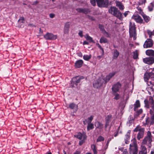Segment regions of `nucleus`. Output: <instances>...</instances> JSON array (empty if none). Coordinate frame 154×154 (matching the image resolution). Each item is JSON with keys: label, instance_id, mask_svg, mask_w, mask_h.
<instances>
[{"label": "nucleus", "instance_id": "nucleus-38", "mask_svg": "<svg viewBox=\"0 0 154 154\" xmlns=\"http://www.w3.org/2000/svg\"><path fill=\"white\" fill-rule=\"evenodd\" d=\"M104 140V138L101 136H99L97 138V142H100L101 141H103Z\"/></svg>", "mask_w": 154, "mask_h": 154}, {"label": "nucleus", "instance_id": "nucleus-26", "mask_svg": "<svg viewBox=\"0 0 154 154\" xmlns=\"http://www.w3.org/2000/svg\"><path fill=\"white\" fill-rule=\"evenodd\" d=\"M134 110L136 111L137 109L140 106V101L139 100H137L134 103Z\"/></svg>", "mask_w": 154, "mask_h": 154}, {"label": "nucleus", "instance_id": "nucleus-39", "mask_svg": "<svg viewBox=\"0 0 154 154\" xmlns=\"http://www.w3.org/2000/svg\"><path fill=\"white\" fill-rule=\"evenodd\" d=\"M99 27L100 30L102 31V33H103L105 30L104 29V26L102 25L99 24Z\"/></svg>", "mask_w": 154, "mask_h": 154}, {"label": "nucleus", "instance_id": "nucleus-16", "mask_svg": "<svg viewBox=\"0 0 154 154\" xmlns=\"http://www.w3.org/2000/svg\"><path fill=\"white\" fill-rule=\"evenodd\" d=\"M106 124L105 127L106 128L109 125V123L112 119V116L109 115L106 118Z\"/></svg>", "mask_w": 154, "mask_h": 154}, {"label": "nucleus", "instance_id": "nucleus-37", "mask_svg": "<svg viewBox=\"0 0 154 154\" xmlns=\"http://www.w3.org/2000/svg\"><path fill=\"white\" fill-rule=\"evenodd\" d=\"M146 0H139L138 3L139 5H144L146 2Z\"/></svg>", "mask_w": 154, "mask_h": 154}, {"label": "nucleus", "instance_id": "nucleus-7", "mask_svg": "<svg viewBox=\"0 0 154 154\" xmlns=\"http://www.w3.org/2000/svg\"><path fill=\"white\" fill-rule=\"evenodd\" d=\"M104 83L103 78H100L95 81L93 83V87L96 88H99Z\"/></svg>", "mask_w": 154, "mask_h": 154}, {"label": "nucleus", "instance_id": "nucleus-9", "mask_svg": "<svg viewBox=\"0 0 154 154\" xmlns=\"http://www.w3.org/2000/svg\"><path fill=\"white\" fill-rule=\"evenodd\" d=\"M44 38L46 40H54L55 39L57 38V36L54 35L53 34L50 33H47L45 35H44Z\"/></svg>", "mask_w": 154, "mask_h": 154}, {"label": "nucleus", "instance_id": "nucleus-59", "mask_svg": "<svg viewBox=\"0 0 154 154\" xmlns=\"http://www.w3.org/2000/svg\"><path fill=\"white\" fill-rule=\"evenodd\" d=\"M54 16V14H50V17L51 18H53Z\"/></svg>", "mask_w": 154, "mask_h": 154}, {"label": "nucleus", "instance_id": "nucleus-61", "mask_svg": "<svg viewBox=\"0 0 154 154\" xmlns=\"http://www.w3.org/2000/svg\"><path fill=\"white\" fill-rule=\"evenodd\" d=\"M101 50L102 51V55H103L104 54V51L103 49V48H101Z\"/></svg>", "mask_w": 154, "mask_h": 154}, {"label": "nucleus", "instance_id": "nucleus-49", "mask_svg": "<svg viewBox=\"0 0 154 154\" xmlns=\"http://www.w3.org/2000/svg\"><path fill=\"white\" fill-rule=\"evenodd\" d=\"M115 97H114V99L116 100H118L119 97V95L118 94H116L115 95Z\"/></svg>", "mask_w": 154, "mask_h": 154}, {"label": "nucleus", "instance_id": "nucleus-48", "mask_svg": "<svg viewBox=\"0 0 154 154\" xmlns=\"http://www.w3.org/2000/svg\"><path fill=\"white\" fill-rule=\"evenodd\" d=\"M137 9H138V12H139V13L141 15L143 14L141 9L140 8L137 7Z\"/></svg>", "mask_w": 154, "mask_h": 154}, {"label": "nucleus", "instance_id": "nucleus-1", "mask_svg": "<svg viewBox=\"0 0 154 154\" xmlns=\"http://www.w3.org/2000/svg\"><path fill=\"white\" fill-rule=\"evenodd\" d=\"M145 106L149 109V113L151 115L150 119L148 118L146 120V124L152 125L154 123V101L152 97H150L149 101L145 99L144 101Z\"/></svg>", "mask_w": 154, "mask_h": 154}, {"label": "nucleus", "instance_id": "nucleus-20", "mask_svg": "<svg viewBox=\"0 0 154 154\" xmlns=\"http://www.w3.org/2000/svg\"><path fill=\"white\" fill-rule=\"evenodd\" d=\"M76 10L79 13H82L85 14H87L89 12L88 9L86 8H78L76 9Z\"/></svg>", "mask_w": 154, "mask_h": 154}, {"label": "nucleus", "instance_id": "nucleus-63", "mask_svg": "<svg viewBox=\"0 0 154 154\" xmlns=\"http://www.w3.org/2000/svg\"><path fill=\"white\" fill-rule=\"evenodd\" d=\"M94 154H97V151L96 150L93 151Z\"/></svg>", "mask_w": 154, "mask_h": 154}, {"label": "nucleus", "instance_id": "nucleus-53", "mask_svg": "<svg viewBox=\"0 0 154 154\" xmlns=\"http://www.w3.org/2000/svg\"><path fill=\"white\" fill-rule=\"evenodd\" d=\"M143 110L142 109H140L137 111V113L138 115H140L142 112Z\"/></svg>", "mask_w": 154, "mask_h": 154}, {"label": "nucleus", "instance_id": "nucleus-24", "mask_svg": "<svg viewBox=\"0 0 154 154\" xmlns=\"http://www.w3.org/2000/svg\"><path fill=\"white\" fill-rule=\"evenodd\" d=\"M83 61L82 60H78L75 62V67L77 68L80 67L82 66Z\"/></svg>", "mask_w": 154, "mask_h": 154}, {"label": "nucleus", "instance_id": "nucleus-44", "mask_svg": "<svg viewBox=\"0 0 154 154\" xmlns=\"http://www.w3.org/2000/svg\"><path fill=\"white\" fill-rule=\"evenodd\" d=\"M130 134L129 132H128L125 136V139L127 140H129L130 139Z\"/></svg>", "mask_w": 154, "mask_h": 154}, {"label": "nucleus", "instance_id": "nucleus-47", "mask_svg": "<svg viewBox=\"0 0 154 154\" xmlns=\"http://www.w3.org/2000/svg\"><path fill=\"white\" fill-rule=\"evenodd\" d=\"M86 140V139H84V138H83L82 140H80L79 142V145L80 146L82 145L85 142Z\"/></svg>", "mask_w": 154, "mask_h": 154}, {"label": "nucleus", "instance_id": "nucleus-10", "mask_svg": "<svg viewBox=\"0 0 154 154\" xmlns=\"http://www.w3.org/2000/svg\"><path fill=\"white\" fill-rule=\"evenodd\" d=\"M153 41L151 38L147 39L145 42L143 47L147 48L151 47L153 45Z\"/></svg>", "mask_w": 154, "mask_h": 154}, {"label": "nucleus", "instance_id": "nucleus-22", "mask_svg": "<svg viewBox=\"0 0 154 154\" xmlns=\"http://www.w3.org/2000/svg\"><path fill=\"white\" fill-rule=\"evenodd\" d=\"M94 118L93 116H91L90 117H88L87 119L83 121V124L84 125H86L87 123H90L93 120Z\"/></svg>", "mask_w": 154, "mask_h": 154}, {"label": "nucleus", "instance_id": "nucleus-18", "mask_svg": "<svg viewBox=\"0 0 154 154\" xmlns=\"http://www.w3.org/2000/svg\"><path fill=\"white\" fill-rule=\"evenodd\" d=\"M119 53L116 49L113 50L112 53V60H116L119 57Z\"/></svg>", "mask_w": 154, "mask_h": 154}, {"label": "nucleus", "instance_id": "nucleus-58", "mask_svg": "<svg viewBox=\"0 0 154 154\" xmlns=\"http://www.w3.org/2000/svg\"><path fill=\"white\" fill-rule=\"evenodd\" d=\"M96 45L97 46L99 47V48L101 49L102 48L101 47V46L99 45L98 43H97Z\"/></svg>", "mask_w": 154, "mask_h": 154}, {"label": "nucleus", "instance_id": "nucleus-56", "mask_svg": "<svg viewBox=\"0 0 154 154\" xmlns=\"http://www.w3.org/2000/svg\"><path fill=\"white\" fill-rule=\"evenodd\" d=\"M122 154H128L127 150L126 149H125Z\"/></svg>", "mask_w": 154, "mask_h": 154}, {"label": "nucleus", "instance_id": "nucleus-64", "mask_svg": "<svg viewBox=\"0 0 154 154\" xmlns=\"http://www.w3.org/2000/svg\"><path fill=\"white\" fill-rule=\"evenodd\" d=\"M150 154H154V150H151Z\"/></svg>", "mask_w": 154, "mask_h": 154}, {"label": "nucleus", "instance_id": "nucleus-31", "mask_svg": "<svg viewBox=\"0 0 154 154\" xmlns=\"http://www.w3.org/2000/svg\"><path fill=\"white\" fill-rule=\"evenodd\" d=\"M85 37L87 40L89 41L90 42H93L92 38L91 37L89 36L88 35H86L85 36Z\"/></svg>", "mask_w": 154, "mask_h": 154}, {"label": "nucleus", "instance_id": "nucleus-8", "mask_svg": "<svg viewBox=\"0 0 154 154\" xmlns=\"http://www.w3.org/2000/svg\"><path fill=\"white\" fill-rule=\"evenodd\" d=\"M98 6L100 7H107L109 4L108 0H96Z\"/></svg>", "mask_w": 154, "mask_h": 154}, {"label": "nucleus", "instance_id": "nucleus-17", "mask_svg": "<svg viewBox=\"0 0 154 154\" xmlns=\"http://www.w3.org/2000/svg\"><path fill=\"white\" fill-rule=\"evenodd\" d=\"M115 3L116 4V6L118 7L121 11L124 10V7L123 4L117 0L115 1Z\"/></svg>", "mask_w": 154, "mask_h": 154}, {"label": "nucleus", "instance_id": "nucleus-33", "mask_svg": "<svg viewBox=\"0 0 154 154\" xmlns=\"http://www.w3.org/2000/svg\"><path fill=\"white\" fill-rule=\"evenodd\" d=\"M138 52L136 50L133 52V58L134 59H137L138 57Z\"/></svg>", "mask_w": 154, "mask_h": 154}, {"label": "nucleus", "instance_id": "nucleus-23", "mask_svg": "<svg viewBox=\"0 0 154 154\" xmlns=\"http://www.w3.org/2000/svg\"><path fill=\"white\" fill-rule=\"evenodd\" d=\"M95 125L96 128H98L99 129H102L103 127V125L99 122H97L95 123Z\"/></svg>", "mask_w": 154, "mask_h": 154}, {"label": "nucleus", "instance_id": "nucleus-28", "mask_svg": "<svg viewBox=\"0 0 154 154\" xmlns=\"http://www.w3.org/2000/svg\"><path fill=\"white\" fill-rule=\"evenodd\" d=\"M100 42L101 43H107L108 42V41L107 38L104 37V36H102L100 38Z\"/></svg>", "mask_w": 154, "mask_h": 154}, {"label": "nucleus", "instance_id": "nucleus-51", "mask_svg": "<svg viewBox=\"0 0 154 154\" xmlns=\"http://www.w3.org/2000/svg\"><path fill=\"white\" fill-rule=\"evenodd\" d=\"M91 148L93 151L96 150V146L94 144H92L91 146Z\"/></svg>", "mask_w": 154, "mask_h": 154}, {"label": "nucleus", "instance_id": "nucleus-54", "mask_svg": "<svg viewBox=\"0 0 154 154\" xmlns=\"http://www.w3.org/2000/svg\"><path fill=\"white\" fill-rule=\"evenodd\" d=\"M129 12V11H125L124 14H123L125 17H126L128 13Z\"/></svg>", "mask_w": 154, "mask_h": 154}, {"label": "nucleus", "instance_id": "nucleus-57", "mask_svg": "<svg viewBox=\"0 0 154 154\" xmlns=\"http://www.w3.org/2000/svg\"><path fill=\"white\" fill-rule=\"evenodd\" d=\"M88 42L86 41H84L83 43V45H88Z\"/></svg>", "mask_w": 154, "mask_h": 154}, {"label": "nucleus", "instance_id": "nucleus-11", "mask_svg": "<svg viewBox=\"0 0 154 154\" xmlns=\"http://www.w3.org/2000/svg\"><path fill=\"white\" fill-rule=\"evenodd\" d=\"M144 63L148 64H151L154 63V58L149 57L144 58L143 59Z\"/></svg>", "mask_w": 154, "mask_h": 154}, {"label": "nucleus", "instance_id": "nucleus-3", "mask_svg": "<svg viewBox=\"0 0 154 154\" xmlns=\"http://www.w3.org/2000/svg\"><path fill=\"white\" fill-rule=\"evenodd\" d=\"M153 139L154 137L151 132L149 131H148L146 136L145 137L142 141L141 145H146L150 148L152 146L151 143L153 141Z\"/></svg>", "mask_w": 154, "mask_h": 154}, {"label": "nucleus", "instance_id": "nucleus-12", "mask_svg": "<svg viewBox=\"0 0 154 154\" xmlns=\"http://www.w3.org/2000/svg\"><path fill=\"white\" fill-rule=\"evenodd\" d=\"M132 19L134 20L137 23H141L143 20L141 17L137 14H134L132 17Z\"/></svg>", "mask_w": 154, "mask_h": 154}, {"label": "nucleus", "instance_id": "nucleus-21", "mask_svg": "<svg viewBox=\"0 0 154 154\" xmlns=\"http://www.w3.org/2000/svg\"><path fill=\"white\" fill-rule=\"evenodd\" d=\"M147 84L148 85V87L147 88V89L150 91H153L154 85L152 82L151 81H148L147 82Z\"/></svg>", "mask_w": 154, "mask_h": 154}, {"label": "nucleus", "instance_id": "nucleus-25", "mask_svg": "<svg viewBox=\"0 0 154 154\" xmlns=\"http://www.w3.org/2000/svg\"><path fill=\"white\" fill-rule=\"evenodd\" d=\"M146 54L149 56H154V51L152 50H148L146 51Z\"/></svg>", "mask_w": 154, "mask_h": 154}, {"label": "nucleus", "instance_id": "nucleus-41", "mask_svg": "<svg viewBox=\"0 0 154 154\" xmlns=\"http://www.w3.org/2000/svg\"><path fill=\"white\" fill-rule=\"evenodd\" d=\"M147 33L149 35V37L150 38H152V35H154V33H153L150 30H148L147 31Z\"/></svg>", "mask_w": 154, "mask_h": 154}, {"label": "nucleus", "instance_id": "nucleus-42", "mask_svg": "<svg viewBox=\"0 0 154 154\" xmlns=\"http://www.w3.org/2000/svg\"><path fill=\"white\" fill-rule=\"evenodd\" d=\"M24 21V18L23 17H21L18 20V22L19 23H23Z\"/></svg>", "mask_w": 154, "mask_h": 154}, {"label": "nucleus", "instance_id": "nucleus-19", "mask_svg": "<svg viewBox=\"0 0 154 154\" xmlns=\"http://www.w3.org/2000/svg\"><path fill=\"white\" fill-rule=\"evenodd\" d=\"M144 131V129H142L139 132L137 135V139L138 140H140L143 137Z\"/></svg>", "mask_w": 154, "mask_h": 154}, {"label": "nucleus", "instance_id": "nucleus-5", "mask_svg": "<svg viewBox=\"0 0 154 154\" xmlns=\"http://www.w3.org/2000/svg\"><path fill=\"white\" fill-rule=\"evenodd\" d=\"M129 32L130 37H133L134 40L136 39V27L134 23L130 22Z\"/></svg>", "mask_w": 154, "mask_h": 154}, {"label": "nucleus", "instance_id": "nucleus-55", "mask_svg": "<svg viewBox=\"0 0 154 154\" xmlns=\"http://www.w3.org/2000/svg\"><path fill=\"white\" fill-rule=\"evenodd\" d=\"M82 33H83L82 31H80L79 33V35L81 37H82L83 36Z\"/></svg>", "mask_w": 154, "mask_h": 154}, {"label": "nucleus", "instance_id": "nucleus-62", "mask_svg": "<svg viewBox=\"0 0 154 154\" xmlns=\"http://www.w3.org/2000/svg\"><path fill=\"white\" fill-rule=\"evenodd\" d=\"M38 2L37 1L34 2L33 3V5H36L38 3Z\"/></svg>", "mask_w": 154, "mask_h": 154}, {"label": "nucleus", "instance_id": "nucleus-36", "mask_svg": "<svg viewBox=\"0 0 154 154\" xmlns=\"http://www.w3.org/2000/svg\"><path fill=\"white\" fill-rule=\"evenodd\" d=\"M154 6V4L153 3H151L150 5L148 7L149 10L150 11H152L153 10V8Z\"/></svg>", "mask_w": 154, "mask_h": 154}, {"label": "nucleus", "instance_id": "nucleus-60", "mask_svg": "<svg viewBox=\"0 0 154 154\" xmlns=\"http://www.w3.org/2000/svg\"><path fill=\"white\" fill-rule=\"evenodd\" d=\"M125 143H126V144H128V143H129V141L128 140H127L126 139H125Z\"/></svg>", "mask_w": 154, "mask_h": 154}, {"label": "nucleus", "instance_id": "nucleus-29", "mask_svg": "<svg viewBox=\"0 0 154 154\" xmlns=\"http://www.w3.org/2000/svg\"><path fill=\"white\" fill-rule=\"evenodd\" d=\"M69 107L72 109H75L76 111H77L78 109L77 105L73 103H71L69 104Z\"/></svg>", "mask_w": 154, "mask_h": 154}, {"label": "nucleus", "instance_id": "nucleus-40", "mask_svg": "<svg viewBox=\"0 0 154 154\" xmlns=\"http://www.w3.org/2000/svg\"><path fill=\"white\" fill-rule=\"evenodd\" d=\"M103 33L106 37H110L111 35V34L106 32V31H105Z\"/></svg>", "mask_w": 154, "mask_h": 154}, {"label": "nucleus", "instance_id": "nucleus-13", "mask_svg": "<svg viewBox=\"0 0 154 154\" xmlns=\"http://www.w3.org/2000/svg\"><path fill=\"white\" fill-rule=\"evenodd\" d=\"M121 84L119 83L114 84L112 87V89L113 92H116L119 91L121 87Z\"/></svg>", "mask_w": 154, "mask_h": 154}, {"label": "nucleus", "instance_id": "nucleus-34", "mask_svg": "<svg viewBox=\"0 0 154 154\" xmlns=\"http://www.w3.org/2000/svg\"><path fill=\"white\" fill-rule=\"evenodd\" d=\"M150 78L148 72H146L144 74V79L145 81H147Z\"/></svg>", "mask_w": 154, "mask_h": 154}, {"label": "nucleus", "instance_id": "nucleus-15", "mask_svg": "<svg viewBox=\"0 0 154 154\" xmlns=\"http://www.w3.org/2000/svg\"><path fill=\"white\" fill-rule=\"evenodd\" d=\"M74 136L79 140H81L82 138H84V139H86L87 138V136L84 133L82 134L81 133H79L75 135Z\"/></svg>", "mask_w": 154, "mask_h": 154}, {"label": "nucleus", "instance_id": "nucleus-46", "mask_svg": "<svg viewBox=\"0 0 154 154\" xmlns=\"http://www.w3.org/2000/svg\"><path fill=\"white\" fill-rule=\"evenodd\" d=\"M64 32L65 34H68L69 32V29L64 27Z\"/></svg>", "mask_w": 154, "mask_h": 154}, {"label": "nucleus", "instance_id": "nucleus-50", "mask_svg": "<svg viewBox=\"0 0 154 154\" xmlns=\"http://www.w3.org/2000/svg\"><path fill=\"white\" fill-rule=\"evenodd\" d=\"M90 2L93 6H95L96 5V2L95 0H90Z\"/></svg>", "mask_w": 154, "mask_h": 154}, {"label": "nucleus", "instance_id": "nucleus-27", "mask_svg": "<svg viewBox=\"0 0 154 154\" xmlns=\"http://www.w3.org/2000/svg\"><path fill=\"white\" fill-rule=\"evenodd\" d=\"M129 91L128 90L125 89L124 91V98L126 100H127L129 98Z\"/></svg>", "mask_w": 154, "mask_h": 154}, {"label": "nucleus", "instance_id": "nucleus-45", "mask_svg": "<svg viewBox=\"0 0 154 154\" xmlns=\"http://www.w3.org/2000/svg\"><path fill=\"white\" fill-rule=\"evenodd\" d=\"M144 129L143 128H140L139 127H137L134 130V132H137L139 131V132L140 131L141 129Z\"/></svg>", "mask_w": 154, "mask_h": 154}, {"label": "nucleus", "instance_id": "nucleus-4", "mask_svg": "<svg viewBox=\"0 0 154 154\" xmlns=\"http://www.w3.org/2000/svg\"><path fill=\"white\" fill-rule=\"evenodd\" d=\"M109 12L121 20L123 19V17L122 14L118 9L115 7H111L109 10Z\"/></svg>", "mask_w": 154, "mask_h": 154}, {"label": "nucleus", "instance_id": "nucleus-14", "mask_svg": "<svg viewBox=\"0 0 154 154\" xmlns=\"http://www.w3.org/2000/svg\"><path fill=\"white\" fill-rule=\"evenodd\" d=\"M115 74L114 72H112L110 73L109 75H107L106 77L104 79H104V83L105 84H106L110 79Z\"/></svg>", "mask_w": 154, "mask_h": 154}, {"label": "nucleus", "instance_id": "nucleus-32", "mask_svg": "<svg viewBox=\"0 0 154 154\" xmlns=\"http://www.w3.org/2000/svg\"><path fill=\"white\" fill-rule=\"evenodd\" d=\"M91 55H85L83 56V58L84 60H88L91 58Z\"/></svg>", "mask_w": 154, "mask_h": 154}, {"label": "nucleus", "instance_id": "nucleus-52", "mask_svg": "<svg viewBox=\"0 0 154 154\" xmlns=\"http://www.w3.org/2000/svg\"><path fill=\"white\" fill-rule=\"evenodd\" d=\"M150 77H153L154 76V74L152 72L148 73Z\"/></svg>", "mask_w": 154, "mask_h": 154}, {"label": "nucleus", "instance_id": "nucleus-35", "mask_svg": "<svg viewBox=\"0 0 154 154\" xmlns=\"http://www.w3.org/2000/svg\"><path fill=\"white\" fill-rule=\"evenodd\" d=\"M142 15V16L143 17V18L144 20L146 22H147L149 21V17H147V16H146L144 14Z\"/></svg>", "mask_w": 154, "mask_h": 154}, {"label": "nucleus", "instance_id": "nucleus-6", "mask_svg": "<svg viewBox=\"0 0 154 154\" xmlns=\"http://www.w3.org/2000/svg\"><path fill=\"white\" fill-rule=\"evenodd\" d=\"M82 76H77L73 77L72 80L71 85L72 87H75L82 79H84Z\"/></svg>", "mask_w": 154, "mask_h": 154}, {"label": "nucleus", "instance_id": "nucleus-43", "mask_svg": "<svg viewBox=\"0 0 154 154\" xmlns=\"http://www.w3.org/2000/svg\"><path fill=\"white\" fill-rule=\"evenodd\" d=\"M70 23L69 22H66L65 24V25L64 26V28H67L68 29H69L70 27Z\"/></svg>", "mask_w": 154, "mask_h": 154}, {"label": "nucleus", "instance_id": "nucleus-2", "mask_svg": "<svg viewBox=\"0 0 154 154\" xmlns=\"http://www.w3.org/2000/svg\"><path fill=\"white\" fill-rule=\"evenodd\" d=\"M138 148L136 140L135 138L131 140L130 145L129 153L130 154H147V148L144 145H141L140 150L138 151Z\"/></svg>", "mask_w": 154, "mask_h": 154}, {"label": "nucleus", "instance_id": "nucleus-30", "mask_svg": "<svg viewBox=\"0 0 154 154\" xmlns=\"http://www.w3.org/2000/svg\"><path fill=\"white\" fill-rule=\"evenodd\" d=\"M88 125L87 127V129L88 131H89L91 129H93L94 128V125L93 124L90 123H87Z\"/></svg>", "mask_w": 154, "mask_h": 154}]
</instances>
